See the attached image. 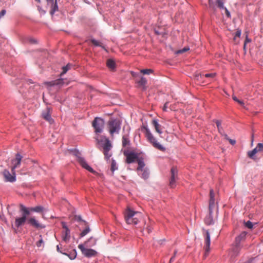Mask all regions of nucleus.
Masks as SVG:
<instances>
[{
	"mask_svg": "<svg viewBox=\"0 0 263 263\" xmlns=\"http://www.w3.org/2000/svg\"><path fill=\"white\" fill-rule=\"evenodd\" d=\"M20 212L22 213V216L16 217L15 220L14 224L16 228H18L25 224L26 221L33 228L40 229L45 228V225L40 223L34 217L27 218V216L30 215L29 209L22 204L20 205Z\"/></svg>",
	"mask_w": 263,
	"mask_h": 263,
	"instance_id": "1",
	"label": "nucleus"
},
{
	"mask_svg": "<svg viewBox=\"0 0 263 263\" xmlns=\"http://www.w3.org/2000/svg\"><path fill=\"white\" fill-rule=\"evenodd\" d=\"M123 153L126 158L125 162L126 163L131 164L137 162L138 164L137 170H141L144 167L145 165L144 162V158L143 156H141L140 153L128 149L124 150Z\"/></svg>",
	"mask_w": 263,
	"mask_h": 263,
	"instance_id": "2",
	"label": "nucleus"
},
{
	"mask_svg": "<svg viewBox=\"0 0 263 263\" xmlns=\"http://www.w3.org/2000/svg\"><path fill=\"white\" fill-rule=\"evenodd\" d=\"M95 139L98 143L102 145L104 150L103 154L106 160H108L111 156V154L109 153V151L112 147L110 140L106 136L103 135L99 137L98 136Z\"/></svg>",
	"mask_w": 263,
	"mask_h": 263,
	"instance_id": "3",
	"label": "nucleus"
},
{
	"mask_svg": "<svg viewBox=\"0 0 263 263\" xmlns=\"http://www.w3.org/2000/svg\"><path fill=\"white\" fill-rule=\"evenodd\" d=\"M141 130L143 133H144L145 137L147 141L152 144L154 147L162 151H164L165 150V148L162 145L157 142V140L153 136L147 126H142Z\"/></svg>",
	"mask_w": 263,
	"mask_h": 263,
	"instance_id": "4",
	"label": "nucleus"
},
{
	"mask_svg": "<svg viewBox=\"0 0 263 263\" xmlns=\"http://www.w3.org/2000/svg\"><path fill=\"white\" fill-rule=\"evenodd\" d=\"M139 214L129 208H127L124 213V218L128 224L136 225L139 222Z\"/></svg>",
	"mask_w": 263,
	"mask_h": 263,
	"instance_id": "5",
	"label": "nucleus"
},
{
	"mask_svg": "<svg viewBox=\"0 0 263 263\" xmlns=\"http://www.w3.org/2000/svg\"><path fill=\"white\" fill-rule=\"evenodd\" d=\"M70 151L74 156L77 157L78 162L83 168L87 170L90 173L93 174L96 173V171L87 164L85 158L81 156V154L79 151V150L76 148H73L71 149Z\"/></svg>",
	"mask_w": 263,
	"mask_h": 263,
	"instance_id": "6",
	"label": "nucleus"
},
{
	"mask_svg": "<svg viewBox=\"0 0 263 263\" xmlns=\"http://www.w3.org/2000/svg\"><path fill=\"white\" fill-rule=\"evenodd\" d=\"M122 121L119 119H110L108 121V128L110 135L118 134L121 127Z\"/></svg>",
	"mask_w": 263,
	"mask_h": 263,
	"instance_id": "7",
	"label": "nucleus"
},
{
	"mask_svg": "<svg viewBox=\"0 0 263 263\" xmlns=\"http://www.w3.org/2000/svg\"><path fill=\"white\" fill-rule=\"evenodd\" d=\"M104 120L101 117H95L92 122V126L94 128V132L99 135L103 132L104 127Z\"/></svg>",
	"mask_w": 263,
	"mask_h": 263,
	"instance_id": "8",
	"label": "nucleus"
},
{
	"mask_svg": "<svg viewBox=\"0 0 263 263\" xmlns=\"http://www.w3.org/2000/svg\"><path fill=\"white\" fill-rule=\"evenodd\" d=\"M92 237H91L87 241L85 242L84 245L80 244L78 246V248L81 251L82 253L87 257H91L93 256H95L97 254V252L95 250L91 249H86L84 247V245L88 247V242L92 240Z\"/></svg>",
	"mask_w": 263,
	"mask_h": 263,
	"instance_id": "9",
	"label": "nucleus"
},
{
	"mask_svg": "<svg viewBox=\"0 0 263 263\" xmlns=\"http://www.w3.org/2000/svg\"><path fill=\"white\" fill-rule=\"evenodd\" d=\"M263 152V143H259L257 144L255 148L253 150L247 152L248 157L255 161H257L258 159L256 156V153Z\"/></svg>",
	"mask_w": 263,
	"mask_h": 263,
	"instance_id": "10",
	"label": "nucleus"
},
{
	"mask_svg": "<svg viewBox=\"0 0 263 263\" xmlns=\"http://www.w3.org/2000/svg\"><path fill=\"white\" fill-rule=\"evenodd\" d=\"M47 3V7L50 8V14L53 16L54 13L59 11L58 5V0H46Z\"/></svg>",
	"mask_w": 263,
	"mask_h": 263,
	"instance_id": "11",
	"label": "nucleus"
},
{
	"mask_svg": "<svg viewBox=\"0 0 263 263\" xmlns=\"http://www.w3.org/2000/svg\"><path fill=\"white\" fill-rule=\"evenodd\" d=\"M171 174L169 185L171 188H174L176 186V181L178 179V170L176 167H172Z\"/></svg>",
	"mask_w": 263,
	"mask_h": 263,
	"instance_id": "12",
	"label": "nucleus"
},
{
	"mask_svg": "<svg viewBox=\"0 0 263 263\" xmlns=\"http://www.w3.org/2000/svg\"><path fill=\"white\" fill-rule=\"evenodd\" d=\"M130 130V128L128 125L124 126L123 128V132H125L126 130L127 132L126 134H125L122 136V144L123 147H124L130 144V140L129 139V134Z\"/></svg>",
	"mask_w": 263,
	"mask_h": 263,
	"instance_id": "13",
	"label": "nucleus"
},
{
	"mask_svg": "<svg viewBox=\"0 0 263 263\" xmlns=\"http://www.w3.org/2000/svg\"><path fill=\"white\" fill-rule=\"evenodd\" d=\"M241 248V246H237L234 244L233 245L229 253V256H230L231 260H233L237 256L239 255Z\"/></svg>",
	"mask_w": 263,
	"mask_h": 263,
	"instance_id": "14",
	"label": "nucleus"
},
{
	"mask_svg": "<svg viewBox=\"0 0 263 263\" xmlns=\"http://www.w3.org/2000/svg\"><path fill=\"white\" fill-rule=\"evenodd\" d=\"M63 228L64 230L62 232V240L65 242H68L70 238V231L64 222H62Z\"/></svg>",
	"mask_w": 263,
	"mask_h": 263,
	"instance_id": "15",
	"label": "nucleus"
},
{
	"mask_svg": "<svg viewBox=\"0 0 263 263\" xmlns=\"http://www.w3.org/2000/svg\"><path fill=\"white\" fill-rule=\"evenodd\" d=\"M203 231H205L204 234V238H205V257L208 255L209 252L210 251V245H211V240H210V232L208 230H205L203 229Z\"/></svg>",
	"mask_w": 263,
	"mask_h": 263,
	"instance_id": "16",
	"label": "nucleus"
},
{
	"mask_svg": "<svg viewBox=\"0 0 263 263\" xmlns=\"http://www.w3.org/2000/svg\"><path fill=\"white\" fill-rule=\"evenodd\" d=\"M12 172L11 174L10 172L7 170H4L3 172V175L5 177V181L7 182H13L16 180L15 173L14 170Z\"/></svg>",
	"mask_w": 263,
	"mask_h": 263,
	"instance_id": "17",
	"label": "nucleus"
},
{
	"mask_svg": "<svg viewBox=\"0 0 263 263\" xmlns=\"http://www.w3.org/2000/svg\"><path fill=\"white\" fill-rule=\"evenodd\" d=\"M135 83L137 84V87L141 88L143 90L146 89V85L147 84V80L143 77H140V79H136Z\"/></svg>",
	"mask_w": 263,
	"mask_h": 263,
	"instance_id": "18",
	"label": "nucleus"
},
{
	"mask_svg": "<svg viewBox=\"0 0 263 263\" xmlns=\"http://www.w3.org/2000/svg\"><path fill=\"white\" fill-rule=\"evenodd\" d=\"M22 158V156L19 153H17L15 155V159L12 160V163L13 164L11 169L12 171H13L15 168L20 167Z\"/></svg>",
	"mask_w": 263,
	"mask_h": 263,
	"instance_id": "19",
	"label": "nucleus"
},
{
	"mask_svg": "<svg viewBox=\"0 0 263 263\" xmlns=\"http://www.w3.org/2000/svg\"><path fill=\"white\" fill-rule=\"evenodd\" d=\"M247 233L245 231L242 232L238 236L235 238L234 245L241 246V242L244 241L246 238Z\"/></svg>",
	"mask_w": 263,
	"mask_h": 263,
	"instance_id": "20",
	"label": "nucleus"
},
{
	"mask_svg": "<svg viewBox=\"0 0 263 263\" xmlns=\"http://www.w3.org/2000/svg\"><path fill=\"white\" fill-rule=\"evenodd\" d=\"M64 84V79L62 78L58 79L46 83L48 86L50 87L54 86H62Z\"/></svg>",
	"mask_w": 263,
	"mask_h": 263,
	"instance_id": "21",
	"label": "nucleus"
},
{
	"mask_svg": "<svg viewBox=\"0 0 263 263\" xmlns=\"http://www.w3.org/2000/svg\"><path fill=\"white\" fill-rule=\"evenodd\" d=\"M42 116L45 120L51 124L54 122L50 115V108L49 107H47L46 110L42 113Z\"/></svg>",
	"mask_w": 263,
	"mask_h": 263,
	"instance_id": "22",
	"label": "nucleus"
},
{
	"mask_svg": "<svg viewBox=\"0 0 263 263\" xmlns=\"http://www.w3.org/2000/svg\"><path fill=\"white\" fill-rule=\"evenodd\" d=\"M209 213L204 219L205 223L207 225H211L214 224V220L213 218V210L209 209Z\"/></svg>",
	"mask_w": 263,
	"mask_h": 263,
	"instance_id": "23",
	"label": "nucleus"
},
{
	"mask_svg": "<svg viewBox=\"0 0 263 263\" xmlns=\"http://www.w3.org/2000/svg\"><path fill=\"white\" fill-rule=\"evenodd\" d=\"M2 68L6 73H8L9 74L15 75L16 74L15 70H14V68H11L9 65H8L7 66H3Z\"/></svg>",
	"mask_w": 263,
	"mask_h": 263,
	"instance_id": "24",
	"label": "nucleus"
},
{
	"mask_svg": "<svg viewBox=\"0 0 263 263\" xmlns=\"http://www.w3.org/2000/svg\"><path fill=\"white\" fill-rule=\"evenodd\" d=\"M138 172L141 171L142 172V174L141 175V177L144 179H147L149 177V172L147 168H144V167L141 170H137Z\"/></svg>",
	"mask_w": 263,
	"mask_h": 263,
	"instance_id": "25",
	"label": "nucleus"
},
{
	"mask_svg": "<svg viewBox=\"0 0 263 263\" xmlns=\"http://www.w3.org/2000/svg\"><path fill=\"white\" fill-rule=\"evenodd\" d=\"M29 212L30 213L31 212H37V213H40V212H42L43 211H44V208L42 206H41V205H39V206H36L35 207H33V208H29Z\"/></svg>",
	"mask_w": 263,
	"mask_h": 263,
	"instance_id": "26",
	"label": "nucleus"
},
{
	"mask_svg": "<svg viewBox=\"0 0 263 263\" xmlns=\"http://www.w3.org/2000/svg\"><path fill=\"white\" fill-rule=\"evenodd\" d=\"M153 124L157 133L161 134L162 132L160 129V125L158 123L157 120L154 119L153 120Z\"/></svg>",
	"mask_w": 263,
	"mask_h": 263,
	"instance_id": "27",
	"label": "nucleus"
},
{
	"mask_svg": "<svg viewBox=\"0 0 263 263\" xmlns=\"http://www.w3.org/2000/svg\"><path fill=\"white\" fill-rule=\"evenodd\" d=\"M63 254L67 256L70 259H74L77 256V252L76 250H73L70 253H63Z\"/></svg>",
	"mask_w": 263,
	"mask_h": 263,
	"instance_id": "28",
	"label": "nucleus"
},
{
	"mask_svg": "<svg viewBox=\"0 0 263 263\" xmlns=\"http://www.w3.org/2000/svg\"><path fill=\"white\" fill-rule=\"evenodd\" d=\"M215 123H216V126L217 127V128H218V132L221 134V135H222V133L224 132L223 131V129L222 128V127H221V121L220 120H215L214 121Z\"/></svg>",
	"mask_w": 263,
	"mask_h": 263,
	"instance_id": "29",
	"label": "nucleus"
},
{
	"mask_svg": "<svg viewBox=\"0 0 263 263\" xmlns=\"http://www.w3.org/2000/svg\"><path fill=\"white\" fill-rule=\"evenodd\" d=\"M85 226L86 228L82 231V232L80 234V237L81 238L83 237L84 236L86 235L90 231V229L89 227V226L88 225V223Z\"/></svg>",
	"mask_w": 263,
	"mask_h": 263,
	"instance_id": "30",
	"label": "nucleus"
},
{
	"mask_svg": "<svg viewBox=\"0 0 263 263\" xmlns=\"http://www.w3.org/2000/svg\"><path fill=\"white\" fill-rule=\"evenodd\" d=\"M90 42H91L92 43V44H93V45H94L95 46L101 47L102 49H103L104 50H106V48H105V46H103V45H102L101 44V43L99 41H97V40H95V39H91V40H90Z\"/></svg>",
	"mask_w": 263,
	"mask_h": 263,
	"instance_id": "31",
	"label": "nucleus"
},
{
	"mask_svg": "<svg viewBox=\"0 0 263 263\" xmlns=\"http://www.w3.org/2000/svg\"><path fill=\"white\" fill-rule=\"evenodd\" d=\"M72 66V65L68 63L66 66L62 67V72L61 73L60 75L62 76L65 74L68 70H69Z\"/></svg>",
	"mask_w": 263,
	"mask_h": 263,
	"instance_id": "32",
	"label": "nucleus"
},
{
	"mask_svg": "<svg viewBox=\"0 0 263 263\" xmlns=\"http://www.w3.org/2000/svg\"><path fill=\"white\" fill-rule=\"evenodd\" d=\"M107 66L108 68L114 69L116 67V63L114 60L109 59L107 61Z\"/></svg>",
	"mask_w": 263,
	"mask_h": 263,
	"instance_id": "33",
	"label": "nucleus"
},
{
	"mask_svg": "<svg viewBox=\"0 0 263 263\" xmlns=\"http://www.w3.org/2000/svg\"><path fill=\"white\" fill-rule=\"evenodd\" d=\"M110 170L112 173H114V172L116 170H118V166L117 165L116 162L115 160H114L113 159H111Z\"/></svg>",
	"mask_w": 263,
	"mask_h": 263,
	"instance_id": "34",
	"label": "nucleus"
},
{
	"mask_svg": "<svg viewBox=\"0 0 263 263\" xmlns=\"http://www.w3.org/2000/svg\"><path fill=\"white\" fill-rule=\"evenodd\" d=\"M215 207V198L214 197H210L209 201V209L213 210Z\"/></svg>",
	"mask_w": 263,
	"mask_h": 263,
	"instance_id": "35",
	"label": "nucleus"
},
{
	"mask_svg": "<svg viewBox=\"0 0 263 263\" xmlns=\"http://www.w3.org/2000/svg\"><path fill=\"white\" fill-rule=\"evenodd\" d=\"M140 72L143 74H150L154 72V70L152 69H143L140 70Z\"/></svg>",
	"mask_w": 263,
	"mask_h": 263,
	"instance_id": "36",
	"label": "nucleus"
},
{
	"mask_svg": "<svg viewBox=\"0 0 263 263\" xmlns=\"http://www.w3.org/2000/svg\"><path fill=\"white\" fill-rule=\"evenodd\" d=\"M216 3L219 8L223 9L225 8L224 6V3L222 0H216Z\"/></svg>",
	"mask_w": 263,
	"mask_h": 263,
	"instance_id": "37",
	"label": "nucleus"
},
{
	"mask_svg": "<svg viewBox=\"0 0 263 263\" xmlns=\"http://www.w3.org/2000/svg\"><path fill=\"white\" fill-rule=\"evenodd\" d=\"M40 239L36 242V245L37 247H41L42 245H44V241L41 235H40Z\"/></svg>",
	"mask_w": 263,
	"mask_h": 263,
	"instance_id": "38",
	"label": "nucleus"
},
{
	"mask_svg": "<svg viewBox=\"0 0 263 263\" xmlns=\"http://www.w3.org/2000/svg\"><path fill=\"white\" fill-rule=\"evenodd\" d=\"M245 226L247 228L251 229L253 228V224L251 221L249 220L245 222Z\"/></svg>",
	"mask_w": 263,
	"mask_h": 263,
	"instance_id": "39",
	"label": "nucleus"
},
{
	"mask_svg": "<svg viewBox=\"0 0 263 263\" xmlns=\"http://www.w3.org/2000/svg\"><path fill=\"white\" fill-rule=\"evenodd\" d=\"M76 219L78 221H80V222H83L84 223L85 225H86L87 224V222H86L85 221L83 220L82 218H81V216L80 215H76Z\"/></svg>",
	"mask_w": 263,
	"mask_h": 263,
	"instance_id": "40",
	"label": "nucleus"
},
{
	"mask_svg": "<svg viewBox=\"0 0 263 263\" xmlns=\"http://www.w3.org/2000/svg\"><path fill=\"white\" fill-rule=\"evenodd\" d=\"M190 50L189 47H185L182 49L179 50L177 51V53H182Z\"/></svg>",
	"mask_w": 263,
	"mask_h": 263,
	"instance_id": "41",
	"label": "nucleus"
},
{
	"mask_svg": "<svg viewBox=\"0 0 263 263\" xmlns=\"http://www.w3.org/2000/svg\"><path fill=\"white\" fill-rule=\"evenodd\" d=\"M37 9H38V10H39V12L41 14L44 15L46 12V11L44 10V9H43L42 8V7L41 6H37Z\"/></svg>",
	"mask_w": 263,
	"mask_h": 263,
	"instance_id": "42",
	"label": "nucleus"
},
{
	"mask_svg": "<svg viewBox=\"0 0 263 263\" xmlns=\"http://www.w3.org/2000/svg\"><path fill=\"white\" fill-rule=\"evenodd\" d=\"M203 76H204L205 78H214L215 76V73H206L205 74H203Z\"/></svg>",
	"mask_w": 263,
	"mask_h": 263,
	"instance_id": "43",
	"label": "nucleus"
},
{
	"mask_svg": "<svg viewBox=\"0 0 263 263\" xmlns=\"http://www.w3.org/2000/svg\"><path fill=\"white\" fill-rule=\"evenodd\" d=\"M225 11V13H226V16L228 17V18H230L231 17V13H230V12L227 9V8L226 7H225L224 9H223Z\"/></svg>",
	"mask_w": 263,
	"mask_h": 263,
	"instance_id": "44",
	"label": "nucleus"
},
{
	"mask_svg": "<svg viewBox=\"0 0 263 263\" xmlns=\"http://www.w3.org/2000/svg\"><path fill=\"white\" fill-rule=\"evenodd\" d=\"M130 73H131L132 76L134 78H137V77H140V74L138 73H137V72H135L134 71H131Z\"/></svg>",
	"mask_w": 263,
	"mask_h": 263,
	"instance_id": "45",
	"label": "nucleus"
},
{
	"mask_svg": "<svg viewBox=\"0 0 263 263\" xmlns=\"http://www.w3.org/2000/svg\"><path fill=\"white\" fill-rule=\"evenodd\" d=\"M6 13V11L5 9H3L0 12V19L4 16Z\"/></svg>",
	"mask_w": 263,
	"mask_h": 263,
	"instance_id": "46",
	"label": "nucleus"
},
{
	"mask_svg": "<svg viewBox=\"0 0 263 263\" xmlns=\"http://www.w3.org/2000/svg\"><path fill=\"white\" fill-rule=\"evenodd\" d=\"M241 30L240 29H238L236 33H235V37H240V35H241Z\"/></svg>",
	"mask_w": 263,
	"mask_h": 263,
	"instance_id": "47",
	"label": "nucleus"
},
{
	"mask_svg": "<svg viewBox=\"0 0 263 263\" xmlns=\"http://www.w3.org/2000/svg\"><path fill=\"white\" fill-rule=\"evenodd\" d=\"M209 6L214 11H215V6L213 5V3L211 0H209Z\"/></svg>",
	"mask_w": 263,
	"mask_h": 263,
	"instance_id": "48",
	"label": "nucleus"
},
{
	"mask_svg": "<svg viewBox=\"0 0 263 263\" xmlns=\"http://www.w3.org/2000/svg\"><path fill=\"white\" fill-rule=\"evenodd\" d=\"M228 141H229V142L233 145H235V143H236V141L235 140H233V139H231L230 138H229Z\"/></svg>",
	"mask_w": 263,
	"mask_h": 263,
	"instance_id": "49",
	"label": "nucleus"
},
{
	"mask_svg": "<svg viewBox=\"0 0 263 263\" xmlns=\"http://www.w3.org/2000/svg\"><path fill=\"white\" fill-rule=\"evenodd\" d=\"M210 197H214V193L213 189L210 190Z\"/></svg>",
	"mask_w": 263,
	"mask_h": 263,
	"instance_id": "50",
	"label": "nucleus"
},
{
	"mask_svg": "<svg viewBox=\"0 0 263 263\" xmlns=\"http://www.w3.org/2000/svg\"><path fill=\"white\" fill-rule=\"evenodd\" d=\"M237 102L241 106L245 107V103L242 101L239 100Z\"/></svg>",
	"mask_w": 263,
	"mask_h": 263,
	"instance_id": "51",
	"label": "nucleus"
},
{
	"mask_svg": "<svg viewBox=\"0 0 263 263\" xmlns=\"http://www.w3.org/2000/svg\"><path fill=\"white\" fill-rule=\"evenodd\" d=\"M167 104H168V103L167 102H166L164 105V106H163V110L164 111H166L167 110Z\"/></svg>",
	"mask_w": 263,
	"mask_h": 263,
	"instance_id": "52",
	"label": "nucleus"
},
{
	"mask_svg": "<svg viewBox=\"0 0 263 263\" xmlns=\"http://www.w3.org/2000/svg\"><path fill=\"white\" fill-rule=\"evenodd\" d=\"M57 250L58 251V252L62 253L63 254V252L61 250V249L60 248V247H59V245H57Z\"/></svg>",
	"mask_w": 263,
	"mask_h": 263,
	"instance_id": "53",
	"label": "nucleus"
},
{
	"mask_svg": "<svg viewBox=\"0 0 263 263\" xmlns=\"http://www.w3.org/2000/svg\"><path fill=\"white\" fill-rule=\"evenodd\" d=\"M221 136H223L224 137V138L226 139V140H228L229 139L228 135L224 134V133H222V135H221Z\"/></svg>",
	"mask_w": 263,
	"mask_h": 263,
	"instance_id": "54",
	"label": "nucleus"
},
{
	"mask_svg": "<svg viewBox=\"0 0 263 263\" xmlns=\"http://www.w3.org/2000/svg\"><path fill=\"white\" fill-rule=\"evenodd\" d=\"M232 99L234 101L236 102L239 100V99L234 95L232 96Z\"/></svg>",
	"mask_w": 263,
	"mask_h": 263,
	"instance_id": "55",
	"label": "nucleus"
},
{
	"mask_svg": "<svg viewBox=\"0 0 263 263\" xmlns=\"http://www.w3.org/2000/svg\"><path fill=\"white\" fill-rule=\"evenodd\" d=\"M146 229L148 233H151L152 231V228L149 226L147 227Z\"/></svg>",
	"mask_w": 263,
	"mask_h": 263,
	"instance_id": "56",
	"label": "nucleus"
},
{
	"mask_svg": "<svg viewBox=\"0 0 263 263\" xmlns=\"http://www.w3.org/2000/svg\"><path fill=\"white\" fill-rule=\"evenodd\" d=\"M175 255H173L170 260V263H172L175 260Z\"/></svg>",
	"mask_w": 263,
	"mask_h": 263,
	"instance_id": "57",
	"label": "nucleus"
},
{
	"mask_svg": "<svg viewBox=\"0 0 263 263\" xmlns=\"http://www.w3.org/2000/svg\"><path fill=\"white\" fill-rule=\"evenodd\" d=\"M30 42H31V43H35L36 42L35 41V40H34V39H31V40H30Z\"/></svg>",
	"mask_w": 263,
	"mask_h": 263,
	"instance_id": "58",
	"label": "nucleus"
},
{
	"mask_svg": "<svg viewBox=\"0 0 263 263\" xmlns=\"http://www.w3.org/2000/svg\"><path fill=\"white\" fill-rule=\"evenodd\" d=\"M247 41L249 42L250 40L248 38L246 39V40L245 41V46H246V44Z\"/></svg>",
	"mask_w": 263,
	"mask_h": 263,
	"instance_id": "59",
	"label": "nucleus"
},
{
	"mask_svg": "<svg viewBox=\"0 0 263 263\" xmlns=\"http://www.w3.org/2000/svg\"><path fill=\"white\" fill-rule=\"evenodd\" d=\"M199 76H200V77H202L201 74H198V75H196V77H197V78H198V77H199Z\"/></svg>",
	"mask_w": 263,
	"mask_h": 263,
	"instance_id": "60",
	"label": "nucleus"
},
{
	"mask_svg": "<svg viewBox=\"0 0 263 263\" xmlns=\"http://www.w3.org/2000/svg\"><path fill=\"white\" fill-rule=\"evenodd\" d=\"M176 253H177V251H175L174 253V255H175V256H176Z\"/></svg>",
	"mask_w": 263,
	"mask_h": 263,
	"instance_id": "61",
	"label": "nucleus"
},
{
	"mask_svg": "<svg viewBox=\"0 0 263 263\" xmlns=\"http://www.w3.org/2000/svg\"><path fill=\"white\" fill-rule=\"evenodd\" d=\"M36 2H38L39 3H41V0H35Z\"/></svg>",
	"mask_w": 263,
	"mask_h": 263,
	"instance_id": "62",
	"label": "nucleus"
},
{
	"mask_svg": "<svg viewBox=\"0 0 263 263\" xmlns=\"http://www.w3.org/2000/svg\"><path fill=\"white\" fill-rule=\"evenodd\" d=\"M253 141V135H252V142Z\"/></svg>",
	"mask_w": 263,
	"mask_h": 263,
	"instance_id": "63",
	"label": "nucleus"
},
{
	"mask_svg": "<svg viewBox=\"0 0 263 263\" xmlns=\"http://www.w3.org/2000/svg\"><path fill=\"white\" fill-rule=\"evenodd\" d=\"M30 83H32V82H31V80H30Z\"/></svg>",
	"mask_w": 263,
	"mask_h": 263,
	"instance_id": "64",
	"label": "nucleus"
}]
</instances>
